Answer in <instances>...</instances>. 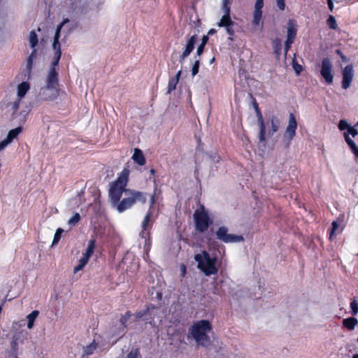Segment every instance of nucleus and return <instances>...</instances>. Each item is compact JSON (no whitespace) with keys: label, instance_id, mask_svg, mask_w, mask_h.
I'll list each match as a JSON object with an SVG mask.
<instances>
[{"label":"nucleus","instance_id":"nucleus-1","mask_svg":"<svg viewBox=\"0 0 358 358\" xmlns=\"http://www.w3.org/2000/svg\"><path fill=\"white\" fill-rule=\"evenodd\" d=\"M69 22V20L68 18H65L56 29L54 41L52 45V50L54 51V61L52 63V67L48 71L46 77L45 85L40 90L38 93V97L41 100H53L56 99L59 95L58 78L57 73L55 69V66L58 65L62 55L61 45L59 41V38L62 27Z\"/></svg>","mask_w":358,"mask_h":358},{"label":"nucleus","instance_id":"nucleus-2","mask_svg":"<svg viewBox=\"0 0 358 358\" xmlns=\"http://www.w3.org/2000/svg\"><path fill=\"white\" fill-rule=\"evenodd\" d=\"M212 327L208 320H202L194 322L189 329V334L194 339L198 345L208 347L210 343L208 333Z\"/></svg>","mask_w":358,"mask_h":358},{"label":"nucleus","instance_id":"nucleus-3","mask_svg":"<svg viewBox=\"0 0 358 358\" xmlns=\"http://www.w3.org/2000/svg\"><path fill=\"white\" fill-rule=\"evenodd\" d=\"M129 171L123 170L117 180L110 184L109 196L113 207L117 204L120 201L122 195L124 194V191L127 190L126 185L128 180Z\"/></svg>","mask_w":358,"mask_h":358},{"label":"nucleus","instance_id":"nucleus-4","mask_svg":"<svg viewBox=\"0 0 358 358\" xmlns=\"http://www.w3.org/2000/svg\"><path fill=\"white\" fill-rule=\"evenodd\" d=\"M137 201L145 203L146 201L145 196L141 192L129 189L124 191V197L117 203L115 208L119 213H122L131 208Z\"/></svg>","mask_w":358,"mask_h":358},{"label":"nucleus","instance_id":"nucleus-5","mask_svg":"<svg viewBox=\"0 0 358 358\" xmlns=\"http://www.w3.org/2000/svg\"><path fill=\"white\" fill-rule=\"evenodd\" d=\"M195 261L198 263V268L205 273L206 275L215 274L217 269L215 266V258H210L206 251L194 256Z\"/></svg>","mask_w":358,"mask_h":358},{"label":"nucleus","instance_id":"nucleus-6","mask_svg":"<svg viewBox=\"0 0 358 358\" xmlns=\"http://www.w3.org/2000/svg\"><path fill=\"white\" fill-rule=\"evenodd\" d=\"M135 316L137 320L143 319L146 323L155 326L157 323H161L162 312L159 308L152 306L144 311L136 313Z\"/></svg>","mask_w":358,"mask_h":358},{"label":"nucleus","instance_id":"nucleus-7","mask_svg":"<svg viewBox=\"0 0 358 358\" xmlns=\"http://www.w3.org/2000/svg\"><path fill=\"white\" fill-rule=\"evenodd\" d=\"M264 6L263 0H256L255 5V10L252 14V28L251 31L253 33L260 31L263 28L262 10V8Z\"/></svg>","mask_w":358,"mask_h":358},{"label":"nucleus","instance_id":"nucleus-8","mask_svg":"<svg viewBox=\"0 0 358 358\" xmlns=\"http://www.w3.org/2000/svg\"><path fill=\"white\" fill-rule=\"evenodd\" d=\"M215 235L217 239L225 243H234L244 241L243 236L229 234L228 228L224 226L218 228L215 232Z\"/></svg>","mask_w":358,"mask_h":358},{"label":"nucleus","instance_id":"nucleus-9","mask_svg":"<svg viewBox=\"0 0 358 358\" xmlns=\"http://www.w3.org/2000/svg\"><path fill=\"white\" fill-rule=\"evenodd\" d=\"M196 229L201 233L206 231L209 227V217L203 210H197L194 215Z\"/></svg>","mask_w":358,"mask_h":358},{"label":"nucleus","instance_id":"nucleus-10","mask_svg":"<svg viewBox=\"0 0 358 358\" xmlns=\"http://www.w3.org/2000/svg\"><path fill=\"white\" fill-rule=\"evenodd\" d=\"M296 128L297 122L295 116L293 113H290L289 115L288 124L283 134V139L287 142V145H289L291 141L295 136Z\"/></svg>","mask_w":358,"mask_h":358},{"label":"nucleus","instance_id":"nucleus-11","mask_svg":"<svg viewBox=\"0 0 358 358\" xmlns=\"http://www.w3.org/2000/svg\"><path fill=\"white\" fill-rule=\"evenodd\" d=\"M333 65L330 59H323L321 64L320 73L327 84H331L334 80Z\"/></svg>","mask_w":358,"mask_h":358},{"label":"nucleus","instance_id":"nucleus-12","mask_svg":"<svg viewBox=\"0 0 358 358\" xmlns=\"http://www.w3.org/2000/svg\"><path fill=\"white\" fill-rule=\"evenodd\" d=\"M29 41L31 48L33 49L32 52L27 59L26 64V69L27 71L28 75L29 76L32 68L33 59L36 57V50L35 48L38 44V36L34 31H31L29 33Z\"/></svg>","mask_w":358,"mask_h":358},{"label":"nucleus","instance_id":"nucleus-13","mask_svg":"<svg viewBox=\"0 0 358 358\" xmlns=\"http://www.w3.org/2000/svg\"><path fill=\"white\" fill-rule=\"evenodd\" d=\"M354 69L352 64L346 66L342 71V87L347 90L350 87L354 78Z\"/></svg>","mask_w":358,"mask_h":358},{"label":"nucleus","instance_id":"nucleus-14","mask_svg":"<svg viewBox=\"0 0 358 358\" xmlns=\"http://www.w3.org/2000/svg\"><path fill=\"white\" fill-rule=\"evenodd\" d=\"M350 134L352 135V137H355L358 135V130L356 129L354 127H351L348 131L343 134L347 144L355 155V157L358 159V147L355 143L350 138Z\"/></svg>","mask_w":358,"mask_h":358},{"label":"nucleus","instance_id":"nucleus-15","mask_svg":"<svg viewBox=\"0 0 358 358\" xmlns=\"http://www.w3.org/2000/svg\"><path fill=\"white\" fill-rule=\"evenodd\" d=\"M196 41V35H193L188 38L182 52L179 56V62L182 63L184 60L190 55L194 48Z\"/></svg>","mask_w":358,"mask_h":358},{"label":"nucleus","instance_id":"nucleus-16","mask_svg":"<svg viewBox=\"0 0 358 358\" xmlns=\"http://www.w3.org/2000/svg\"><path fill=\"white\" fill-rule=\"evenodd\" d=\"M22 103H21V99H18V100L13 101L10 103V110L12 111V115L14 118L20 117L24 120L28 112L27 110H23L22 112H18L19 108Z\"/></svg>","mask_w":358,"mask_h":358},{"label":"nucleus","instance_id":"nucleus-17","mask_svg":"<svg viewBox=\"0 0 358 358\" xmlns=\"http://www.w3.org/2000/svg\"><path fill=\"white\" fill-rule=\"evenodd\" d=\"M297 31V24L294 20H289L287 22V40L294 42Z\"/></svg>","mask_w":358,"mask_h":358},{"label":"nucleus","instance_id":"nucleus-18","mask_svg":"<svg viewBox=\"0 0 358 358\" xmlns=\"http://www.w3.org/2000/svg\"><path fill=\"white\" fill-rule=\"evenodd\" d=\"M257 115H258V123L259 125V142L264 143L265 142V126L264 123L263 117L260 113V112L257 108Z\"/></svg>","mask_w":358,"mask_h":358},{"label":"nucleus","instance_id":"nucleus-19","mask_svg":"<svg viewBox=\"0 0 358 358\" xmlns=\"http://www.w3.org/2000/svg\"><path fill=\"white\" fill-rule=\"evenodd\" d=\"M131 316V314L130 313L127 312L124 315H122L120 318V327H118V331H115L113 333V334L115 336H118V335H120V334H123L124 332V329L126 328V323L128 321V320L129 319Z\"/></svg>","mask_w":358,"mask_h":358},{"label":"nucleus","instance_id":"nucleus-20","mask_svg":"<svg viewBox=\"0 0 358 358\" xmlns=\"http://www.w3.org/2000/svg\"><path fill=\"white\" fill-rule=\"evenodd\" d=\"M229 25H234V22H233L230 17V13H224V15L217 22V26L219 27H229Z\"/></svg>","mask_w":358,"mask_h":358},{"label":"nucleus","instance_id":"nucleus-21","mask_svg":"<svg viewBox=\"0 0 358 358\" xmlns=\"http://www.w3.org/2000/svg\"><path fill=\"white\" fill-rule=\"evenodd\" d=\"M181 73H182V69H180L178 71V73H176V76L169 80V85H168V90H167L168 93H170L172 91L176 90V85L178 83Z\"/></svg>","mask_w":358,"mask_h":358},{"label":"nucleus","instance_id":"nucleus-22","mask_svg":"<svg viewBox=\"0 0 358 358\" xmlns=\"http://www.w3.org/2000/svg\"><path fill=\"white\" fill-rule=\"evenodd\" d=\"M343 327L349 330H354L358 324V320L354 317L345 318L342 322Z\"/></svg>","mask_w":358,"mask_h":358},{"label":"nucleus","instance_id":"nucleus-23","mask_svg":"<svg viewBox=\"0 0 358 358\" xmlns=\"http://www.w3.org/2000/svg\"><path fill=\"white\" fill-rule=\"evenodd\" d=\"M132 159L140 166H143L145 164V159L143 155V152L141 150L138 148L134 149V152L132 156Z\"/></svg>","mask_w":358,"mask_h":358},{"label":"nucleus","instance_id":"nucleus-24","mask_svg":"<svg viewBox=\"0 0 358 358\" xmlns=\"http://www.w3.org/2000/svg\"><path fill=\"white\" fill-rule=\"evenodd\" d=\"M30 86L27 82H22L17 86V94L18 99H21L24 96L26 93L29 90Z\"/></svg>","mask_w":358,"mask_h":358},{"label":"nucleus","instance_id":"nucleus-25","mask_svg":"<svg viewBox=\"0 0 358 358\" xmlns=\"http://www.w3.org/2000/svg\"><path fill=\"white\" fill-rule=\"evenodd\" d=\"M270 122L271 127V132L270 133V134L273 135L279 129L280 126V120L275 115L271 116Z\"/></svg>","mask_w":358,"mask_h":358},{"label":"nucleus","instance_id":"nucleus-26","mask_svg":"<svg viewBox=\"0 0 358 358\" xmlns=\"http://www.w3.org/2000/svg\"><path fill=\"white\" fill-rule=\"evenodd\" d=\"M22 130V129L21 127H18L13 129H11L8 132L6 139L10 143H11L13 140L17 138V136L21 133Z\"/></svg>","mask_w":358,"mask_h":358},{"label":"nucleus","instance_id":"nucleus-27","mask_svg":"<svg viewBox=\"0 0 358 358\" xmlns=\"http://www.w3.org/2000/svg\"><path fill=\"white\" fill-rule=\"evenodd\" d=\"M39 312L38 310H33L30 314L27 316L28 320L27 328L29 329H31L34 327V321L36 317L38 316Z\"/></svg>","mask_w":358,"mask_h":358},{"label":"nucleus","instance_id":"nucleus-28","mask_svg":"<svg viewBox=\"0 0 358 358\" xmlns=\"http://www.w3.org/2000/svg\"><path fill=\"white\" fill-rule=\"evenodd\" d=\"M95 248V240L90 239L88 242L87 248L83 255L90 258L93 255Z\"/></svg>","mask_w":358,"mask_h":358},{"label":"nucleus","instance_id":"nucleus-29","mask_svg":"<svg viewBox=\"0 0 358 358\" xmlns=\"http://www.w3.org/2000/svg\"><path fill=\"white\" fill-rule=\"evenodd\" d=\"M96 348L97 344L95 342H92L84 348V353L87 355H90L93 354Z\"/></svg>","mask_w":358,"mask_h":358},{"label":"nucleus","instance_id":"nucleus-30","mask_svg":"<svg viewBox=\"0 0 358 358\" xmlns=\"http://www.w3.org/2000/svg\"><path fill=\"white\" fill-rule=\"evenodd\" d=\"M64 232V230L62 228H58L55 234L54 238L52 243V247L57 244L61 238L62 234Z\"/></svg>","mask_w":358,"mask_h":358},{"label":"nucleus","instance_id":"nucleus-31","mask_svg":"<svg viewBox=\"0 0 358 358\" xmlns=\"http://www.w3.org/2000/svg\"><path fill=\"white\" fill-rule=\"evenodd\" d=\"M352 126L348 123V122L346 120H341L338 122V127L341 131H343L347 129L348 131H349L350 128Z\"/></svg>","mask_w":358,"mask_h":358},{"label":"nucleus","instance_id":"nucleus-32","mask_svg":"<svg viewBox=\"0 0 358 358\" xmlns=\"http://www.w3.org/2000/svg\"><path fill=\"white\" fill-rule=\"evenodd\" d=\"M80 220V215L78 213H76L73 217L68 220V224L70 226H75L79 222Z\"/></svg>","mask_w":358,"mask_h":358},{"label":"nucleus","instance_id":"nucleus-33","mask_svg":"<svg viewBox=\"0 0 358 358\" xmlns=\"http://www.w3.org/2000/svg\"><path fill=\"white\" fill-rule=\"evenodd\" d=\"M199 65H200V60L199 59H195L194 60V62L192 66V69H191V71H192V76L194 77L195 76L198 72H199Z\"/></svg>","mask_w":358,"mask_h":358},{"label":"nucleus","instance_id":"nucleus-34","mask_svg":"<svg viewBox=\"0 0 358 358\" xmlns=\"http://www.w3.org/2000/svg\"><path fill=\"white\" fill-rule=\"evenodd\" d=\"M232 0H222V10L224 13H230V5Z\"/></svg>","mask_w":358,"mask_h":358},{"label":"nucleus","instance_id":"nucleus-35","mask_svg":"<svg viewBox=\"0 0 358 358\" xmlns=\"http://www.w3.org/2000/svg\"><path fill=\"white\" fill-rule=\"evenodd\" d=\"M329 27L332 29H336L338 28L336 18L333 15H330L327 21Z\"/></svg>","mask_w":358,"mask_h":358},{"label":"nucleus","instance_id":"nucleus-36","mask_svg":"<svg viewBox=\"0 0 358 358\" xmlns=\"http://www.w3.org/2000/svg\"><path fill=\"white\" fill-rule=\"evenodd\" d=\"M350 308L351 313L353 315H357L358 314V303L356 299H353L350 303Z\"/></svg>","mask_w":358,"mask_h":358},{"label":"nucleus","instance_id":"nucleus-37","mask_svg":"<svg viewBox=\"0 0 358 358\" xmlns=\"http://www.w3.org/2000/svg\"><path fill=\"white\" fill-rule=\"evenodd\" d=\"M292 67L297 75H299L303 70L302 66L297 63L295 58L292 59Z\"/></svg>","mask_w":358,"mask_h":358},{"label":"nucleus","instance_id":"nucleus-38","mask_svg":"<svg viewBox=\"0 0 358 358\" xmlns=\"http://www.w3.org/2000/svg\"><path fill=\"white\" fill-rule=\"evenodd\" d=\"M234 25H229V27H224L227 34L229 35V40L233 41L234 36V30L233 29Z\"/></svg>","mask_w":358,"mask_h":358},{"label":"nucleus","instance_id":"nucleus-39","mask_svg":"<svg viewBox=\"0 0 358 358\" xmlns=\"http://www.w3.org/2000/svg\"><path fill=\"white\" fill-rule=\"evenodd\" d=\"M151 215H152L151 212L148 213L147 215H145V217L144 218V220H143V222L142 223V228H143V230L146 229V226H147L148 223L150 220Z\"/></svg>","mask_w":358,"mask_h":358},{"label":"nucleus","instance_id":"nucleus-40","mask_svg":"<svg viewBox=\"0 0 358 358\" xmlns=\"http://www.w3.org/2000/svg\"><path fill=\"white\" fill-rule=\"evenodd\" d=\"M338 227V225L337 222L334 221L332 222V229H331V234H330V239H332L333 236H334L336 230L337 229Z\"/></svg>","mask_w":358,"mask_h":358},{"label":"nucleus","instance_id":"nucleus-41","mask_svg":"<svg viewBox=\"0 0 358 358\" xmlns=\"http://www.w3.org/2000/svg\"><path fill=\"white\" fill-rule=\"evenodd\" d=\"M277 6L278 8L283 10L285 8V3L284 0H276Z\"/></svg>","mask_w":358,"mask_h":358},{"label":"nucleus","instance_id":"nucleus-42","mask_svg":"<svg viewBox=\"0 0 358 358\" xmlns=\"http://www.w3.org/2000/svg\"><path fill=\"white\" fill-rule=\"evenodd\" d=\"M10 143L8 141L6 138L3 140L0 143V152L3 150L8 145H9Z\"/></svg>","mask_w":358,"mask_h":358},{"label":"nucleus","instance_id":"nucleus-43","mask_svg":"<svg viewBox=\"0 0 358 358\" xmlns=\"http://www.w3.org/2000/svg\"><path fill=\"white\" fill-rule=\"evenodd\" d=\"M89 259V257L83 255V257L79 260V263L85 266L87 264Z\"/></svg>","mask_w":358,"mask_h":358},{"label":"nucleus","instance_id":"nucleus-44","mask_svg":"<svg viewBox=\"0 0 358 358\" xmlns=\"http://www.w3.org/2000/svg\"><path fill=\"white\" fill-rule=\"evenodd\" d=\"M205 45L200 44L196 49V54L199 57L203 52Z\"/></svg>","mask_w":358,"mask_h":358},{"label":"nucleus","instance_id":"nucleus-45","mask_svg":"<svg viewBox=\"0 0 358 358\" xmlns=\"http://www.w3.org/2000/svg\"><path fill=\"white\" fill-rule=\"evenodd\" d=\"M293 43V42H289V41L286 40L285 43V55L287 54V52L290 48V45Z\"/></svg>","mask_w":358,"mask_h":358},{"label":"nucleus","instance_id":"nucleus-46","mask_svg":"<svg viewBox=\"0 0 358 358\" xmlns=\"http://www.w3.org/2000/svg\"><path fill=\"white\" fill-rule=\"evenodd\" d=\"M137 355L138 352L136 350H132L128 354L127 358H137Z\"/></svg>","mask_w":358,"mask_h":358},{"label":"nucleus","instance_id":"nucleus-47","mask_svg":"<svg viewBox=\"0 0 358 358\" xmlns=\"http://www.w3.org/2000/svg\"><path fill=\"white\" fill-rule=\"evenodd\" d=\"M85 266L78 263V264L74 268V273H77L79 271L82 270Z\"/></svg>","mask_w":358,"mask_h":358},{"label":"nucleus","instance_id":"nucleus-48","mask_svg":"<svg viewBox=\"0 0 358 358\" xmlns=\"http://www.w3.org/2000/svg\"><path fill=\"white\" fill-rule=\"evenodd\" d=\"M327 4H328L329 10L331 11H333V10H334L333 1L332 0H327Z\"/></svg>","mask_w":358,"mask_h":358},{"label":"nucleus","instance_id":"nucleus-49","mask_svg":"<svg viewBox=\"0 0 358 358\" xmlns=\"http://www.w3.org/2000/svg\"><path fill=\"white\" fill-rule=\"evenodd\" d=\"M208 41V36L206 35V36H203L202 37V41H201V44L203 45H206V44L207 43Z\"/></svg>","mask_w":358,"mask_h":358},{"label":"nucleus","instance_id":"nucleus-50","mask_svg":"<svg viewBox=\"0 0 358 358\" xmlns=\"http://www.w3.org/2000/svg\"><path fill=\"white\" fill-rule=\"evenodd\" d=\"M154 203H155V196H154V195H152L150 199V208H152Z\"/></svg>","mask_w":358,"mask_h":358},{"label":"nucleus","instance_id":"nucleus-51","mask_svg":"<svg viewBox=\"0 0 358 358\" xmlns=\"http://www.w3.org/2000/svg\"><path fill=\"white\" fill-rule=\"evenodd\" d=\"M216 32L215 29H211L208 31V35H212V34H214Z\"/></svg>","mask_w":358,"mask_h":358},{"label":"nucleus","instance_id":"nucleus-52","mask_svg":"<svg viewBox=\"0 0 358 358\" xmlns=\"http://www.w3.org/2000/svg\"><path fill=\"white\" fill-rule=\"evenodd\" d=\"M341 59H342L343 62H348V58H347L345 55H341Z\"/></svg>","mask_w":358,"mask_h":358},{"label":"nucleus","instance_id":"nucleus-53","mask_svg":"<svg viewBox=\"0 0 358 358\" xmlns=\"http://www.w3.org/2000/svg\"><path fill=\"white\" fill-rule=\"evenodd\" d=\"M336 52L338 55H340V56H341V55H343V53L341 52V51L340 50H336Z\"/></svg>","mask_w":358,"mask_h":358},{"label":"nucleus","instance_id":"nucleus-54","mask_svg":"<svg viewBox=\"0 0 358 358\" xmlns=\"http://www.w3.org/2000/svg\"><path fill=\"white\" fill-rule=\"evenodd\" d=\"M215 61V57H213L210 60V63L212 64Z\"/></svg>","mask_w":358,"mask_h":358},{"label":"nucleus","instance_id":"nucleus-55","mask_svg":"<svg viewBox=\"0 0 358 358\" xmlns=\"http://www.w3.org/2000/svg\"><path fill=\"white\" fill-rule=\"evenodd\" d=\"M150 173H151V174H154V173H155V170H154L153 169H152L150 170Z\"/></svg>","mask_w":358,"mask_h":358},{"label":"nucleus","instance_id":"nucleus-56","mask_svg":"<svg viewBox=\"0 0 358 358\" xmlns=\"http://www.w3.org/2000/svg\"><path fill=\"white\" fill-rule=\"evenodd\" d=\"M352 358H358V354L354 355Z\"/></svg>","mask_w":358,"mask_h":358},{"label":"nucleus","instance_id":"nucleus-57","mask_svg":"<svg viewBox=\"0 0 358 358\" xmlns=\"http://www.w3.org/2000/svg\"><path fill=\"white\" fill-rule=\"evenodd\" d=\"M171 60H172V62L174 63V62H173V55H172V56H171Z\"/></svg>","mask_w":358,"mask_h":358},{"label":"nucleus","instance_id":"nucleus-58","mask_svg":"<svg viewBox=\"0 0 358 358\" xmlns=\"http://www.w3.org/2000/svg\"><path fill=\"white\" fill-rule=\"evenodd\" d=\"M336 1L337 3H339V2H341V0H336Z\"/></svg>","mask_w":358,"mask_h":358},{"label":"nucleus","instance_id":"nucleus-59","mask_svg":"<svg viewBox=\"0 0 358 358\" xmlns=\"http://www.w3.org/2000/svg\"><path fill=\"white\" fill-rule=\"evenodd\" d=\"M355 126H358V122L355 124Z\"/></svg>","mask_w":358,"mask_h":358},{"label":"nucleus","instance_id":"nucleus-60","mask_svg":"<svg viewBox=\"0 0 358 358\" xmlns=\"http://www.w3.org/2000/svg\"><path fill=\"white\" fill-rule=\"evenodd\" d=\"M357 342H358V338H357Z\"/></svg>","mask_w":358,"mask_h":358}]
</instances>
